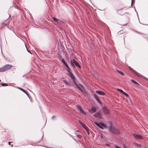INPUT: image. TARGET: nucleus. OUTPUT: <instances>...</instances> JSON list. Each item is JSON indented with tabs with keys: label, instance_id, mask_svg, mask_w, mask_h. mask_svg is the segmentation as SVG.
I'll return each instance as SVG.
<instances>
[{
	"label": "nucleus",
	"instance_id": "f8f14e48",
	"mask_svg": "<svg viewBox=\"0 0 148 148\" xmlns=\"http://www.w3.org/2000/svg\"><path fill=\"white\" fill-rule=\"evenodd\" d=\"M94 116L96 117H99L100 119L101 116H100V114L98 112L96 113L94 115Z\"/></svg>",
	"mask_w": 148,
	"mask_h": 148
},
{
	"label": "nucleus",
	"instance_id": "1a4fd4ad",
	"mask_svg": "<svg viewBox=\"0 0 148 148\" xmlns=\"http://www.w3.org/2000/svg\"><path fill=\"white\" fill-rule=\"evenodd\" d=\"M130 69L135 74H136L137 76H140V75L139 73L137 72L136 71H135V70H134L131 67L130 68Z\"/></svg>",
	"mask_w": 148,
	"mask_h": 148
},
{
	"label": "nucleus",
	"instance_id": "6e6552de",
	"mask_svg": "<svg viewBox=\"0 0 148 148\" xmlns=\"http://www.w3.org/2000/svg\"><path fill=\"white\" fill-rule=\"evenodd\" d=\"M77 108L82 113L84 114H86V113L83 111L81 107L80 106L77 105Z\"/></svg>",
	"mask_w": 148,
	"mask_h": 148
},
{
	"label": "nucleus",
	"instance_id": "20e7f679",
	"mask_svg": "<svg viewBox=\"0 0 148 148\" xmlns=\"http://www.w3.org/2000/svg\"><path fill=\"white\" fill-rule=\"evenodd\" d=\"M71 62L72 66L75 65L76 66L81 68V66L74 59L71 60Z\"/></svg>",
	"mask_w": 148,
	"mask_h": 148
},
{
	"label": "nucleus",
	"instance_id": "7c9ffc66",
	"mask_svg": "<svg viewBox=\"0 0 148 148\" xmlns=\"http://www.w3.org/2000/svg\"><path fill=\"white\" fill-rule=\"evenodd\" d=\"M133 0H132L131 5H132L133 4Z\"/></svg>",
	"mask_w": 148,
	"mask_h": 148
},
{
	"label": "nucleus",
	"instance_id": "39448f33",
	"mask_svg": "<svg viewBox=\"0 0 148 148\" xmlns=\"http://www.w3.org/2000/svg\"><path fill=\"white\" fill-rule=\"evenodd\" d=\"M68 71L69 73V75L71 79L73 80L74 82L75 83V77L74 75L72 72H70L69 70H68Z\"/></svg>",
	"mask_w": 148,
	"mask_h": 148
},
{
	"label": "nucleus",
	"instance_id": "bb28decb",
	"mask_svg": "<svg viewBox=\"0 0 148 148\" xmlns=\"http://www.w3.org/2000/svg\"><path fill=\"white\" fill-rule=\"evenodd\" d=\"M98 101H97L99 103H100L101 104V103L100 101L99 100V99L98 100Z\"/></svg>",
	"mask_w": 148,
	"mask_h": 148
},
{
	"label": "nucleus",
	"instance_id": "f3484780",
	"mask_svg": "<svg viewBox=\"0 0 148 148\" xmlns=\"http://www.w3.org/2000/svg\"><path fill=\"white\" fill-rule=\"evenodd\" d=\"M131 81L133 83H134L135 84H136L138 85H139V84L137 82L135 81H134V80H133V79H131Z\"/></svg>",
	"mask_w": 148,
	"mask_h": 148
},
{
	"label": "nucleus",
	"instance_id": "f03ea898",
	"mask_svg": "<svg viewBox=\"0 0 148 148\" xmlns=\"http://www.w3.org/2000/svg\"><path fill=\"white\" fill-rule=\"evenodd\" d=\"M110 125L108 128L109 131L114 134H116L117 131V129L116 128L112 127V123L111 122H110Z\"/></svg>",
	"mask_w": 148,
	"mask_h": 148
},
{
	"label": "nucleus",
	"instance_id": "7ed1b4c3",
	"mask_svg": "<svg viewBox=\"0 0 148 148\" xmlns=\"http://www.w3.org/2000/svg\"><path fill=\"white\" fill-rule=\"evenodd\" d=\"M95 123L100 128L103 129L104 128H107V126L104 123L102 122L98 123L97 122H95Z\"/></svg>",
	"mask_w": 148,
	"mask_h": 148
},
{
	"label": "nucleus",
	"instance_id": "ddd939ff",
	"mask_svg": "<svg viewBox=\"0 0 148 148\" xmlns=\"http://www.w3.org/2000/svg\"><path fill=\"white\" fill-rule=\"evenodd\" d=\"M79 123L80 124L83 126V127L87 131V132L88 133V134H89V132H88V130H87V129L84 126V125L80 121H79Z\"/></svg>",
	"mask_w": 148,
	"mask_h": 148
},
{
	"label": "nucleus",
	"instance_id": "423d86ee",
	"mask_svg": "<svg viewBox=\"0 0 148 148\" xmlns=\"http://www.w3.org/2000/svg\"><path fill=\"white\" fill-rule=\"evenodd\" d=\"M134 137L136 139L140 140L143 139V137L140 135L136 134H133Z\"/></svg>",
	"mask_w": 148,
	"mask_h": 148
},
{
	"label": "nucleus",
	"instance_id": "2f4dec72",
	"mask_svg": "<svg viewBox=\"0 0 148 148\" xmlns=\"http://www.w3.org/2000/svg\"><path fill=\"white\" fill-rule=\"evenodd\" d=\"M11 143V142H8V143H9V145H10V143Z\"/></svg>",
	"mask_w": 148,
	"mask_h": 148
},
{
	"label": "nucleus",
	"instance_id": "412c9836",
	"mask_svg": "<svg viewBox=\"0 0 148 148\" xmlns=\"http://www.w3.org/2000/svg\"><path fill=\"white\" fill-rule=\"evenodd\" d=\"M94 96L95 98V99L96 100L98 101V100L99 99V98L98 97H97V96L95 94L94 95Z\"/></svg>",
	"mask_w": 148,
	"mask_h": 148
},
{
	"label": "nucleus",
	"instance_id": "9d476101",
	"mask_svg": "<svg viewBox=\"0 0 148 148\" xmlns=\"http://www.w3.org/2000/svg\"><path fill=\"white\" fill-rule=\"evenodd\" d=\"M96 93H97L98 94L100 95H105V93L103 92H102L101 91H100V90L96 91Z\"/></svg>",
	"mask_w": 148,
	"mask_h": 148
},
{
	"label": "nucleus",
	"instance_id": "6ab92c4d",
	"mask_svg": "<svg viewBox=\"0 0 148 148\" xmlns=\"http://www.w3.org/2000/svg\"><path fill=\"white\" fill-rule=\"evenodd\" d=\"M52 18L53 19V20L57 22V23H58V21L59 20L58 19L56 18L55 17H53Z\"/></svg>",
	"mask_w": 148,
	"mask_h": 148
},
{
	"label": "nucleus",
	"instance_id": "4468645a",
	"mask_svg": "<svg viewBox=\"0 0 148 148\" xmlns=\"http://www.w3.org/2000/svg\"><path fill=\"white\" fill-rule=\"evenodd\" d=\"M91 110L93 112H95L96 111V108L95 107L93 106L91 107Z\"/></svg>",
	"mask_w": 148,
	"mask_h": 148
},
{
	"label": "nucleus",
	"instance_id": "b1692460",
	"mask_svg": "<svg viewBox=\"0 0 148 148\" xmlns=\"http://www.w3.org/2000/svg\"><path fill=\"white\" fill-rule=\"evenodd\" d=\"M123 94L125 95L127 97H129V95L125 92H123Z\"/></svg>",
	"mask_w": 148,
	"mask_h": 148
},
{
	"label": "nucleus",
	"instance_id": "2eb2a0df",
	"mask_svg": "<svg viewBox=\"0 0 148 148\" xmlns=\"http://www.w3.org/2000/svg\"><path fill=\"white\" fill-rule=\"evenodd\" d=\"M61 61L64 64L65 66H67V65H68L66 62H65V60L64 59H62Z\"/></svg>",
	"mask_w": 148,
	"mask_h": 148
},
{
	"label": "nucleus",
	"instance_id": "f257e3e1",
	"mask_svg": "<svg viewBox=\"0 0 148 148\" xmlns=\"http://www.w3.org/2000/svg\"><path fill=\"white\" fill-rule=\"evenodd\" d=\"M12 67V66L10 64H7L4 65L1 68H0V72H4L6 71Z\"/></svg>",
	"mask_w": 148,
	"mask_h": 148
},
{
	"label": "nucleus",
	"instance_id": "9b49d317",
	"mask_svg": "<svg viewBox=\"0 0 148 148\" xmlns=\"http://www.w3.org/2000/svg\"><path fill=\"white\" fill-rule=\"evenodd\" d=\"M19 89L20 90H22V91H23L27 95V96L29 97V94L28 93L27 91H26V90H25L24 89H23L22 88H19Z\"/></svg>",
	"mask_w": 148,
	"mask_h": 148
},
{
	"label": "nucleus",
	"instance_id": "c85d7f7f",
	"mask_svg": "<svg viewBox=\"0 0 148 148\" xmlns=\"http://www.w3.org/2000/svg\"><path fill=\"white\" fill-rule=\"evenodd\" d=\"M77 136L79 138H80L81 137V136L79 135H77Z\"/></svg>",
	"mask_w": 148,
	"mask_h": 148
},
{
	"label": "nucleus",
	"instance_id": "4be33fe9",
	"mask_svg": "<svg viewBox=\"0 0 148 148\" xmlns=\"http://www.w3.org/2000/svg\"><path fill=\"white\" fill-rule=\"evenodd\" d=\"M117 90L119 91V92H121V93H122L123 94V92H124L122 90L118 88V89H117Z\"/></svg>",
	"mask_w": 148,
	"mask_h": 148
},
{
	"label": "nucleus",
	"instance_id": "393cba45",
	"mask_svg": "<svg viewBox=\"0 0 148 148\" xmlns=\"http://www.w3.org/2000/svg\"><path fill=\"white\" fill-rule=\"evenodd\" d=\"M67 66H66L68 68V69H67V70H69V71L70 72V71L71 70V69H70V68L69 67L68 65H67Z\"/></svg>",
	"mask_w": 148,
	"mask_h": 148
},
{
	"label": "nucleus",
	"instance_id": "0eeeda50",
	"mask_svg": "<svg viewBox=\"0 0 148 148\" xmlns=\"http://www.w3.org/2000/svg\"><path fill=\"white\" fill-rule=\"evenodd\" d=\"M103 112L104 114H107L109 113V111L108 109L106 107L103 108Z\"/></svg>",
	"mask_w": 148,
	"mask_h": 148
},
{
	"label": "nucleus",
	"instance_id": "aec40b11",
	"mask_svg": "<svg viewBox=\"0 0 148 148\" xmlns=\"http://www.w3.org/2000/svg\"><path fill=\"white\" fill-rule=\"evenodd\" d=\"M75 84V85H76V86H77V88L79 89V90H81V88L80 87V86H79L76 83V82H75V83H74Z\"/></svg>",
	"mask_w": 148,
	"mask_h": 148
},
{
	"label": "nucleus",
	"instance_id": "dca6fc26",
	"mask_svg": "<svg viewBox=\"0 0 148 148\" xmlns=\"http://www.w3.org/2000/svg\"><path fill=\"white\" fill-rule=\"evenodd\" d=\"M117 70V72L119 73L120 74H121V75H124V73L123 72H122L121 71H120L119 70Z\"/></svg>",
	"mask_w": 148,
	"mask_h": 148
},
{
	"label": "nucleus",
	"instance_id": "cd10ccee",
	"mask_svg": "<svg viewBox=\"0 0 148 148\" xmlns=\"http://www.w3.org/2000/svg\"><path fill=\"white\" fill-rule=\"evenodd\" d=\"M26 48H27V51L29 52L31 54H32V53H31V52L30 51H29L27 49V48L26 47Z\"/></svg>",
	"mask_w": 148,
	"mask_h": 148
},
{
	"label": "nucleus",
	"instance_id": "473e14b6",
	"mask_svg": "<svg viewBox=\"0 0 148 148\" xmlns=\"http://www.w3.org/2000/svg\"><path fill=\"white\" fill-rule=\"evenodd\" d=\"M13 145H11V146H12V147H13Z\"/></svg>",
	"mask_w": 148,
	"mask_h": 148
},
{
	"label": "nucleus",
	"instance_id": "c756f323",
	"mask_svg": "<svg viewBox=\"0 0 148 148\" xmlns=\"http://www.w3.org/2000/svg\"><path fill=\"white\" fill-rule=\"evenodd\" d=\"M115 147L116 148H121V147H118L117 146H116Z\"/></svg>",
	"mask_w": 148,
	"mask_h": 148
},
{
	"label": "nucleus",
	"instance_id": "a211bd4d",
	"mask_svg": "<svg viewBox=\"0 0 148 148\" xmlns=\"http://www.w3.org/2000/svg\"><path fill=\"white\" fill-rule=\"evenodd\" d=\"M63 82L65 84L67 85H69L70 83L67 82L65 80H63Z\"/></svg>",
	"mask_w": 148,
	"mask_h": 148
},
{
	"label": "nucleus",
	"instance_id": "a878e982",
	"mask_svg": "<svg viewBox=\"0 0 148 148\" xmlns=\"http://www.w3.org/2000/svg\"><path fill=\"white\" fill-rule=\"evenodd\" d=\"M5 84L7 85V84H5V83H2V86H5Z\"/></svg>",
	"mask_w": 148,
	"mask_h": 148
},
{
	"label": "nucleus",
	"instance_id": "5701e85b",
	"mask_svg": "<svg viewBox=\"0 0 148 148\" xmlns=\"http://www.w3.org/2000/svg\"><path fill=\"white\" fill-rule=\"evenodd\" d=\"M135 145L136 146H137V147H140L141 145H139V144L137 143H135Z\"/></svg>",
	"mask_w": 148,
	"mask_h": 148
}]
</instances>
